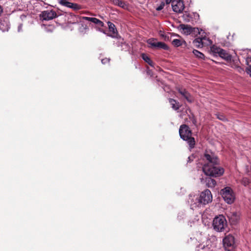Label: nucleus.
<instances>
[{
  "mask_svg": "<svg viewBox=\"0 0 251 251\" xmlns=\"http://www.w3.org/2000/svg\"><path fill=\"white\" fill-rule=\"evenodd\" d=\"M203 160L208 162L203 165L202 171L207 176L217 177L223 175L224 169L218 166L219 160L217 155L210 150H206Z\"/></svg>",
  "mask_w": 251,
  "mask_h": 251,
  "instance_id": "f257e3e1",
  "label": "nucleus"
},
{
  "mask_svg": "<svg viewBox=\"0 0 251 251\" xmlns=\"http://www.w3.org/2000/svg\"><path fill=\"white\" fill-rule=\"evenodd\" d=\"M194 195H189V198L188 202L190 203L191 205L196 204L198 206H201V204L205 205L211 202L212 201V195L211 191L208 189H206L202 191L201 194L199 198L196 199L197 200L195 202L194 200Z\"/></svg>",
  "mask_w": 251,
  "mask_h": 251,
  "instance_id": "f03ea898",
  "label": "nucleus"
},
{
  "mask_svg": "<svg viewBox=\"0 0 251 251\" xmlns=\"http://www.w3.org/2000/svg\"><path fill=\"white\" fill-rule=\"evenodd\" d=\"M179 134L181 139L189 145L190 150L194 148L196 145L195 138L192 137V132L190 127L185 124L181 125L179 129Z\"/></svg>",
  "mask_w": 251,
  "mask_h": 251,
  "instance_id": "7ed1b4c3",
  "label": "nucleus"
},
{
  "mask_svg": "<svg viewBox=\"0 0 251 251\" xmlns=\"http://www.w3.org/2000/svg\"><path fill=\"white\" fill-rule=\"evenodd\" d=\"M213 227L214 229L218 232H222L226 226V221L225 217L220 215L216 217L213 221Z\"/></svg>",
  "mask_w": 251,
  "mask_h": 251,
  "instance_id": "20e7f679",
  "label": "nucleus"
},
{
  "mask_svg": "<svg viewBox=\"0 0 251 251\" xmlns=\"http://www.w3.org/2000/svg\"><path fill=\"white\" fill-rule=\"evenodd\" d=\"M223 243L224 248L227 251H232L236 247L234 237L230 234L225 237Z\"/></svg>",
  "mask_w": 251,
  "mask_h": 251,
  "instance_id": "39448f33",
  "label": "nucleus"
},
{
  "mask_svg": "<svg viewBox=\"0 0 251 251\" xmlns=\"http://www.w3.org/2000/svg\"><path fill=\"white\" fill-rule=\"evenodd\" d=\"M220 194L227 203L231 204L234 202V196L232 189L229 187H226L222 189Z\"/></svg>",
  "mask_w": 251,
  "mask_h": 251,
  "instance_id": "423d86ee",
  "label": "nucleus"
},
{
  "mask_svg": "<svg viewBox=\"0 0 251 251\" xmlns=\"http://www.w3.org/2000/svg\"><path fill=\"white\" fill-rule=\"evenodd\" d=\"M147 43L153 48L162 49L166 50L169 49V47L166 44L162 42H157L155 38H150L147 40Z\"/></svg>",
  "mask_w": 251,
  "mask_h": 251,
  "instance_id": "0eeeda50",
  "label": "nucleus"
},
{
  "mask_svg": "<svg viewBox=\"0 0 251 251\" xmlns=\"http://www.w3.org/2000/svg\"><path fill=\"white\" fill-rule=\"evenodd\" d=\"M172 7L175 13H181L184 9V2L182 0H173Z\"/></svg>",
  "mask_w": 251,
  "mask_h": 251,
  "instance_id": "6e6552de",
  "label": "nucleus"
},
{
  "mask_svg": "<svg viewBox=\"0 0 251 251\" xmlns=\"http://www.w3.org/2000/svg\"><path fill=\"white\" fill-rule=\"evenodd\" d=\"M43 20L49 21L57 17L56 12L53 10H46L42 12L41 14Z\"/></svg>",
  "mask_w": 251,
  "mask_h": 251,
  "instance_id": "1a4fd4ad",
  "label": "nucleus"
},
{
  "mask_svg": "<svg viewBox=\"0 0 251 251\" xmlns=\"http://www.w3.org/2000/svg\"><path fill=\"white\" fill-rule=\"evenodd\" d=\"M107 25L108 26L109 31L111 32V34L108 35V36L113 38H118V32L114 24L111 22H108Z\"/></svg>",
  "mask_w": 251,
  "mask_h": 251,
  "instance_id": "9d476101",
  "label": "nucleus"
},
{
  "mask_svg": "<svg viewBox=\"0 0 251 251\" xmlns=\"http://www.w3.org/2000/svg\"><path fill=\"white\" fill-rule=\"evenodd\" d=\"M201 181L202 183H205L207 187L211 188H214L217 184L215 179L209 177H206L205 178H201Z\"/></svg>",
  "mask_w": 251,
  "mask_h": 251,
  "instance_id": "9b49d317",
  "label": "nucleus"
},
{
  "mask_svg": "<svg viewBox=\"0 0 251 251\" xmlns=\"http://www.w3.org/2000/svg\"><path fill=\"white\" fill-rule=\"evenodd\" d=\"M205 41H208L206 37H198L194 40L193 44L197 48H202L204 44H205Z\"/></svg>",
  "mask_w": 251,
  "mask_h": 251,
  "instance_id": "f8f14e48",
  "label": "nucleus"
},
{
  "mask_svg": "<svg viewBox=\"0 0 251 251\" xmlns=\"http://www.w3.org/2000/svg\"><path fill=\"white\" fill-rule=\"evenodd\" d=\"M80 18L81 19L90 21L96 25H98L99 26H101V27H103L104 26V23L101 21H100L96 18L83 16V17H80Z\"/></svg>",
  "mask_w": 251,
  "mask_h": 251,
  "instance_id": "ddd939ff",
  "label": "nucleus"
},
{
  "mask_svg": "<svg viewBox=\"0 0 251 251\" xmlns=\"http://www.w3.org/2000/svg\"><path fill=\"white\" fill-rule=\"evenodd\" d=\"M178 91L179 93H180L182 96H183L187 100V101L189 102H193V100L191 95L185 89L179 88L178 89Z\"/></svg>",
  "mask_w": 251,
  "mask_h": 251,
  "instance_id": "4468645a",
  "label": "nucleus"
},
{
  "mask_svg": "<svg viewBox=\"0 0 251 251\" xmlns=\"http://www.w3.org/2000/svg\"><path fill=\"white\" fill-rule=\"evenodd\" d=\"M179 27L182 30V32L185 34L189 35L193 32V28L190 25L181 24L179 25Z\"/></svg>",
  "mask_w": 251,
  "mask_h": 251,
  "instance_id": "2eb2a0df",
  "label": "nucleus"
},
{
  "mask_svg": "<svg viewBox=\"0 0 251 251\" xmlns=\"http://www.w3.org/2000/svg\"><path fill=\"white\" fill-rule=\"evenodd\" d=\"M169 102L173 110L176 111L180 108L179 103L175 99L170 98L169 99Z\"/></svg>",
  "mask_w": 251,
  "mask_h": 251,
  "instance_id": "dca6fc26",
  "label": "nucleus"
},
{
  "mask_svg": "<svg viewBox=\"0 0 251 251\" xmlns=\"http://www.w3.org/2000/svg\"><path fill=\"white\" fill-rule=\"evenodd\" d=\"M219 56L226 61H229L231 59V55L223 49L220 52Z\"/></svg>",
  "mask_w": 251,
  "mask_h": 251,
  "instance_id": "f3484780",
  "label": "nucleus"
},
{
  "mask_svg": "<svg viewBox=\"0 0 251 251\" xmlns=\"http://www.w3.org/2000/svg\"><path fill=\"white\" fill-rule=\"evenodd\" d=\"M142 58L151 66H153V62L151 60L150 57L147 56L145 53H142L141 54Z\"/></svg>",
  "mask_w": 251,
  "mask_h": 251,
  "instance_id": "a211bd4d",
  "label": "nucleus"
},
{
  "mask_svg": "<svg viewBox=\"0 0 251 251\" xmlns=\"http://www.w3.org/2000/svg\"><path fill=\"white\" fill-rule=\"evenodd\" d=\"M59 3L62 6L70 8L72 2L68 1V0H60Z\"/></svg>",
  "mask_w": 251,
  "mask_h": 251,
  "instance_id": "6ab92c4d",
  "label": "nucleus"
},
{
  "mask_svg": "<svg viewBox=\"0 0 251 251\" xmlns=\"http://www.w3.org/2000/svg\"><path fill=\"white\" fill-rule=\"evenodd\" d=\"M113 3L120 7L124 8L126 6L125 3L122 0H113Z\"/></svg>",
  "mask_w": 251,
  "mask_h": 251,
  "instance_id": "aec40b11",
  "label": "nucleus"
},
{
  "mask_svg": "<svg viewBox=\"0 0 251 251\" xmlns=\"http://www.w3.org/2000/svg\"><path fill=\"white\" fill-rule=\"evenodd\" d=\"M193 53L194 54V55L196 57H197L199 58H201V59L204 58V54L198 50H194L193 51Z\"/></svg>",
  "mask_w": 251,
  "mask_h": 251,
  "instance_id": "412c9836",
  "label": "nucleus"
},
{
  "mask_svg": "<svg viewBox=\"0 0 251 251\" xmlns=\"http://www.w3.org/2000/svg\"><path fill=\"white\" fill-rule=\"evenodd\" d=\"M172 44L175 47H178L182 45V41L180 39H175L173 40Z\"/></svg>",
  "mask_w": 251,
  "mask_h": 251,
  "instance_id": "4be33fe9",
  "label": "nucleus"
},
{
  "mask_svg": "<svg viewBox=\"0 0 251 251\" xmlns=\"http://www.w3.org/2000/svg\"><path fill=\"white\" fill-rule=\"evenodd\" d=\"M239 219V215L237 213L234 212L232 213L230 217V220L233 222H237Z\"/></svg>",
  "mask_w": 251,
  "mask_h": 251,
  "instance_id": "5701e85b",
  "label": "nucleus"
},
{
  "mask_svg": "<svg viewBox=\"0 0 251 251\" xmlns=\"http://www.w3.org/2000/svg\"><path fill=\"white\" fill-rule=\"evenodd\" d=\"M222 50V49L220 48H218L217 47H215V46H213L211 48V51L214 53H215V54H218V55H219L220 54V52H221V50Z\"/></svg>",
  "mask_w": 251,
  "mask_h": 251,
  "instance_id": "b1692460",
  "label": "nucleus"
},
{
  "mask_svg": "<svg viewBox=\"0 0 251 251\" xmlns=\"http://www.w3.org/2000/svg\"><path fill=\"white\" fill-rule=\"evenodd\" d=\"M70 8L74 10H78L81 9V6L76 3H72Z\"/></svg>",
  "mask_w": 251,
  "mask_h": 251,
  "instance_id": "393cba45",
  "label": "nucleus"
},
{
  "mask_svg": "<svg viewBox=\"0 0 251 251\" xmlns=\"http://www.w3.org/2000/svg\"><path fill=\"white\" fill-rule=\"evenodd\" d=\"M246 63L248 65V67L247 68V72L251 71V69L250 67H251V57L247 58Z\"/></svg>",
  "mask_w": 251,
  "mask_h": 251,
  "instance_id": "a878e982",
  "label": "nucleus"
},
{
  "mask_svg": "<svg viewBox=\"0 0 251 251\" xmlns=\"http://www.w3.org/2000/svg\"><path fill=\"white\" fill-rule=\"evenodd\" d=\"M250 183V180L248 178H247V177H243V179L242 180V183L244 186L248 185Z\"/></svg>",
  "mask_w": 251,
  "mask_h": 251,
  "instance_id": "bb28decb",
  "label": "nucleus"
},
{
  "mask_svg": "<svg viewBox=\"0 0 251 251\" xmlns=\"http://www.w3.org/2000/svg\"><path fill=\"white\" fill-rule=\"evenodd\" d=\"M117 46L118 47H123V46H126V44L124 42V39H120V40L117 43H116Z\"/></svg>",
  "mask_w": 251,
  "mask_h": 251,
  "instance_id": "cd10ccee",
  "label": "nucleus"
},
{
  "mask_svg": "<svg viewBox=\"0 0 251 251\" xmlns=\"http://www.w3.org/2000/svg\"><path fill=\"white\" fill-rule=\"evenodd\" d=\"M216 116L217 118L220 120L225 121L226 120L225 117L223 115L217 114Z\"/></svg>",
  "mask_w": 251,
  "mask_h": 251,
  "instance_id": "c85d7f7f",
  "label": "nucleus"
},
{
  "mask_svg": "<svg viewBox=\"0 0 251 251\" xmlns=\"http://www.w3.org/2000/svg\"><path fill=\"white\" fill-rule=\"evenodd\" d=\"M110 59L105 58L101 60V63L103 64L109 62Z\"/></svg>",
  "mask_w": 251,
  "mask_h": 251,
  "instance_id": "c756f323",
  "label": "nucleus"
},
{
  "mask_svg": "<svg viewBox=\"0 0 251 251\" xmlns=\"http://www.w3.org/2000/svg\"><path fill=\"white\" fill-rule=\"evenodd\" d=\"M164 6V4L160 5V6H159L158 7H157L156 8V10L160 11V10H162Z\"/></svg>",
  "mask_w": 251,
  "mask_h": 251,
  "instance_id": "7c9ffc66",
  "label": "nucleus"
},
{
  "mask_svg": "<svg viewBox=\"0 0 251 251\" xmlns=\"http://www.w3.org/2000/svg\"><path fill=\"white\" fill-rule=\"evenodd\" d=\"M186 16L189 17V14H188V15H187V14H184V15H183V17H184V20H185L186 21H187V22H189V19H187L185 18V17H186Z\"/></svg>",
  "mask_w": 251,
  "mask_h": 251,
  "instance_id": "2f4dec72",
  "label": "nucleus"
},
{
  "mask_svg": "<svg viewBox=\"0 0 251 251\" xmlns=\"http://www.w3.org/2000/svg\"><path fill=\"white\" fill-rule=\"evenodd\" d=\"M3 12V8L0 5V16H1V14Z\"/></svg>",
  "mask_w": 251,
  "mask_h": 251,
  "instance_id": "473e14b6",
  "label": "nucleus"
},
{
  "mask_svg": "<svg viewBox=\"0 0 251 251\" xmlns=\"http://www.w3.org/2000/svg\"><path fill=\"white\" fill-rule=\"evenodd\" d=\"M173 1V0H165V1H166V3L167 4H169L170 3H172V1Z\"/></svg>",
  "mask_w": 251,
  "mask_h": 251,
  "instance_id": "72a5a7b5",
  "label": "nucleus"
},
{
  "mask_svg": "<svg viewBox=\"0 0 251 251\" xmlns=\"http://www.w3.org/2000/svg\"><path fill=\"white\" fill-rule=\"evenodd\" d=\"M147 73L149 75H151V73H150V71L149 70L148 72H147Z\"/></svg>",
  "mask_w": 251,
  "mask_h": 251,
  "instance_id": "f704fd0d",
  "label": "nucleus"
},
{
  "mask_svg": "<svg viewBox=\"0 0 251 251\" xmlns=\"http://www.w3.org/2000/svg\"><path fill=\"white\" fill-rule=\"evenodd\" d=\"M100 30L101 31H102L103 32V33H105V32L104 31H103V30H100Z\"/></svg>",
  "mask_w": 251,
  "mask_h": 251,
  "instance_id": "c9c22d12",
  "label": "nucleus"
},
{
  "mask_svg": "<svg viewBox=\"0 0 251 251\" xmlns=\"http://www.w3.org/2000/svg\"><path fill=\"white\" fill-rule=\"evenodd\" d=\"M188 161H189V160H190V157H189L188 158Z\"/></svg>",
  "mask_w": 251,
  "mask_h": 251,
  "instance_id": "e433bc0d",
  "label": "nucleus"
},
{
  "mask_svg": "<svg viewBox=\"0 0 251 251\" xmlns=\"http://www.w3.org/2000/svg\"><path fill=\"white\" fill-rule=\"evenodd\" d=\"M21 26H22V25H20V26H18L19 29L20 28H21Z\"/></svg>",
  "mask_w": 251,
  "mask_h": 251,
  "instance_id": "4c0bfd02",
  "label": "nucleus"
},
{
  "mask_svg": "<svg viewBox=\"0 0 251 251\" xmlns=\"http://www.w3.org/2000/svg\"><path fill=\"white\" fill-rule=\"evenodd\" d=\"M21 26H22V25H20V26H18L19 29L20 28H21Z\"/></svg>",
  "mask_w": 251,
  "mask_h": 251,
  "instance_id": "58836bf2",
  "label": "nucleus"
},
{
  "mask_svg": "<svg viewBox=\"0 0 251 251\" xmlns=\"http://www.w3.org/2000/svg\"><path fill=\"white\" fill-rule=\"evenodd\" d=\"M21 26H22V25H20V26H18L19 29L20 28H21Z\"/></svg>",
  "mask_w": 251,
  "mask_h": 251,
  "instance_id": "ea45409f",
  "label": "nucleus"
},
{
  "mask_svg": "<svg viewBox=\"0 0 251 251\" xmlns=\"http://www.w3.org/2000/svg\"><path fill=\"white\" fill-rule=\"evenodd\" d=\"M204 247V246H203L202 247H201V249H203Z\"/></svg>",
  "mask_w": 251,
  "mask_h": 251,
  "instance_id": "a19ab883",
  "label": "nucleus"
},
{
  "mask_svg": "<svg viewBox=\"0 0 251 251\" xmlns=\"http://www.w3.org/2000/svg\"><path fill=\"white\" fill-rule=\"evenodd\" d=\"M1 24L0 25V28H1Z\"/></svg>",
  "mask_w": 251,
  "mask_h": 251,
  "instance_id": "79ce46f5",
  "label": "nucleus"
}]
</instances>
